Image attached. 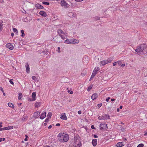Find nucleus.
I'll list each match as a JSON object with an SVG mask.
<instances>
[{"label": "nucleus", "instance_id": "f257e3e1", "mask_svg": "<svg viewBox=\"0 0 147 147\" xmlns=\"http://www.w3.org/2000/svg\"><path fill=\"white\" fill-rule=\"evenodd\" d=\"M59 141L61 142H66L69 139V136L67 134L64 133H60L58 135Z\"/></svg>", "mask_w": 147, "mask_h": 147}, {"label": "nucleus", "instance_id": "f03ea898", "mask_svg": "<svg viewBox=\"0 0 147 147\" xmlns=\"http://www.w3.org/2000/svg\"><path fill=\"white\" fill-rule=\"evenodd\" d=\"M57 33L60 37L63 40L66 39L68 35V34L67 32H64L60 29L58 30Z\"/></svg>", "mask_w": 147, "mask_h": 147}, {"label": "nucleus", "instance_id": "7ed1b4c3", "mask_svg": "<svg viewBox=\"0 0 147 147\" xmlns=\"http://www.w3.org/2000/svg\"><path fill=\"white\" fill-rule=\"evenodd\" d=\"M147 48V45L146 44H142L138 47L135 50L136 51L138 54H140V53L143 51L145 49Z\"/></svg>", "mask_w": 147, "mask_h": 147}, {"label": "nucleus", "instance_id": "20e7f679", "mask_svg": "<svg viewBox=\"0 0 147 147\" xmlns=\"http://www.w3.org/2000/svg\"><path fill=\"white\" fill-rule=\"evenodd\" d=\"M113 59V57H110L108 58L107 60L101 61L100 63L102 66H104L106 64L110 63Z\"/></svg>", "mask_w": 147, "mask_h": 147}, {"label": "nucleus", "instance_id": "39448f33", "mask_svg": "<svg viewBox=\"0 0 147 147\" xmlns=\"http://www.w3.org/2000/svg\"><path fill=\"white\" fill-rule=\"evenodd\" d=\"M99 70V68L98 67H95L90 79V81L91 80L94 78Z\"/></svg>", "mask_w": 147, "mask_h": 147}, {"label": "nucleus", "instance_id": "423d86ee", "mask_svg": "<svg viewBox=\"0 0 147 147\" xmlns=\"http://www.w3.org/2000/svg\"><path fill=\"white\" fill-rule=\"evenodd\" d=\"M100 129L105 130L107 128V126L105 123H101L100 125Z\"/></svg>", "mask_w": 147, "mask_h": 147}, {"label": "nucleus", "instance_id": "0eeeda50", "mask_svg": "<svg viewBox=\"0 0 147 147\" xmlns=\"http://www.w3.org/2000/svg\"><path fill=\"white\" fill-rule=\"evenodd\" d=\"M81 145V143L79 140L78 139H75L74 146L76 147H80Z\"/></svg>", "mask_w": 147, "mask_h": 147}, {"label": "nucleus", "instance_id": "6e6552de", "mask_svg": "<svg viewBox=\"0 0 147 147\" xmlns=\"http://www.w3.org/2000/svg\"><path fill=\"white\" fill-rule=\"evenodd\" d=\"M60 4L61 6H63L65 8H67L69 6L68 4L64 0H61Z\"/></svg>", "mask_w": 147, "mask_h": 147}, {"label": "nucleus", "instance_id": "1a4fd4ad", "mask_svg": "<svg viewBox=\"0 0 147 147\" xmlns=\"http://www.w3.org/2000/svg\"><path fill=\"white\" fill-rule=\"evenodd\" d=\"M79 40L76 38L70 39V44H76L79 43Z\"/></svg>", "mask_w": 147, "mask_h": 147}, {"label": "nucleus", "instance_id": "9d476101", "mask_svg": "<svg viewBox=\"0 0 147 147\" xmlns=\"http://www.w3.org/2000/svg\"><path fill=\"white\" fill-rule=\"evenodd\" d=\"M60 38L57 36H55L53 38V40L56 43H59L62 41L60 40Z\"/></svg>", "mask_w": 147, "mask_h": 147}, {"label": "nucleus", "instance_id": "9b49d317", "mask_svg": "<svg viewBox=\"0 0 147 147\" xmlns=\"http://www.w3.org/2000/svg\"><path fill=\"white\" fill-rule=\"evenodd\" d=\"M68 15L70 17H75L77 16L76 14L74 12H69L68 13Z\"/></svg>", "mask_w": 147, "mask_h": 147}, {"label": "nucleus", "instance_id": "f8f14e48", "mask_svg": "<svg viewBox=\"0 0 147 147\" xmlns=\"http://www.w3.org/2000/svg\"><path fill=\"white\" fill-rule=\"evenodd\" d=\"M36 93L35 92H33L32 93V98L30 100V101H34L36 100Z\"/></svg>", "mask_w": 147, "mask_h": 147}, {"label": "nucleus", "instance_id": "ddd939ff", "mask_svg": "<svg viewBox=\"0 0 147 147\" xmlns=\"http://www.w3.org/2000/svg\"><path fill=\"white\" fill-rule=\"evenodd\" d=\"M6 47L11 50H12L13 49V46L10 43L7 44L6 45Z\"/></svg>", "mask_w": 147, "mask_h": 147}, {"label": "nucleus", "instance_id": "4468645a", "mask_svg": "<svg viewBox=\"0 0 147 147\" xmlns=\"http://www.w3.org/2000/svg\"><path fill=\"white\" fill-rule=\"evenodd\" d=\"M102 117L104 120L110 119V116L109 115L106 114H103L102 115Z\"/></svg>", "mask_w": 147, "mask_h": 147}, {"label": "nucleus", "instance_id": "2eb2a0df", "mask_svg": "<svg viewBox=\"0 0 147 147\" xmlns=\"http://www.w3.org/2000/svg\"><path fill=\"white\" fill-rule=\"evenodd\" d=\"M33 116L35 119L38 118L40 116V113L39 112H35L33 114Z\"/></svg>", "mask_w": 147, "mask_h": 147}, {"label": "nucleus", "instance_id": "dca6fc26", "mask_svg": "<svg viewBox=\"0 0 147 147\" xmlns=\"http://www.w3.org/2000/svg\"><path fill=\"white\" fill-rule=\"evenodd\" d=\"M39 14L42 16L44 17H45L47 16L46 13L43 11H40L39 13Z\"/></svg>", "mask_w": 147, "mask_h": 147}, {"label": "nucleus", "instance_id": "f3484780", "mask_svg": "<svg viewBox=\"0 0 147 147\" xmlns=\"http://www.w3.org/2000/svg\"><path fill=\"white\" fill-rule=\"evenodd\" d=\"M98 96L97 94L96 93H94L92 95L91 98L92 100H94Z\"/></svg>", "mask_w": 147, "mask_h": 147}, {"label": "nucleus", "instance_id": "a211bd4d", "mask_svg": "<svg viewBox=\"0 0 147 147\" xmlns=\"http://www.w3.org/2000/svg\"><path fill=\"white\" fill-rule=\"evenodd\" d=\"M60 118L63 120H67V116L65 115V113H62L61 116Z\"/></svg>", "mask_w": 147, "mask_h": 147}, {"label": "nucleus", "instance_id": "6ab92c4d", "mask_svg": "<svg viewBox=\"0 0 147 147\" xmlns=\"http://www.w3.org/2000/svg\"><path fill=\"white\" fill-rule=\"evenodd\" d=\"M25 67L26 70V71L27 73H29L30 72V67L28 63H26Z\"/></svg>", "mask_w": 147, "mask_h": 147}, {"label": "nucleus", "instance_id": "aec40b11", "mask_svg": "<svg viewBox=\"0 0 147 147\" xmlns=\"http://www.w3.org/2000/svg\"><path fill=\"white\" fill-rule=\"evenodd\" d=\"M46 117V113L45 112H43L42 113L41 115L40 116V118L42 119Z\"/></svg>", "mask_w": 147, "mask_h": 147}, {"label": "nucleus", "instance_id": "412c9836", "mask_svg": "<svg viewBox=\"0 0 147 147\" xmlns=\"http://www.w3.org/2000/svg\"><path fill=\"white\" fill-rule=\"evenodd\" d=\"M35 7L37 9H42L43 8V6L39 4H36L35 5Z\"/></svg>", "mask_w": 147, "mask_h": 147}, {"label": "nucleus", "instance_id": "4be33fe9", "mask_svg": "<svg viewBox=\"0 0 147 147\" xmlns=\"http://www.w3.org/2000/svg\"><path fill=\"white\" fill-rule=\"evenodd\" d=\"M41 103L40 102H37L35 104V107L36 108L38 107L41 105Z\"/></svg>", "mask_w": 147, "mask_h": 147}, {"label": "nucleus", "instance_id": "5701e85b", "mask_svg": "<svg viewBox=\"0 0 147 147\" xmlns=\"http://www.w3.org/2000/svg\"><path fill=\"white\" fill-rule=\"evenodd\" d=\"M92 144L94 146H95L97 143V139H93L92 140Z\"/></svg>", "mask_w": 147, "mask_h": 147}, {"label": "nucleus", "instance_id": "b1692460", "mask_svg": "<svg viewBox=\"0 0 147 147\" xmlns=\"http://www.w3.org/2000/svg\"><path fill=\"white\" fill-rule=\"evenodd\" d=\"M123 142H119L116 145L117 147H121L123 146Z\"/></svg>", "mask_w": 147, "mask_h": 147}, {"label": "nucleus", "instance_id": "393cba45", "mask_svg": "<svg viewBox=\"0 0 147 147\" xmlns=\"http://www.w3.org/2000/svg\"><path fill=\"white\" fill-rule=\"evenodd\" d=\"M66 40L64 41V42L66 44H70V39H68L66 38Z\"/></svg>", "mask_w": 147, "mask_h": 147}, {"label": "nucleus", "instance_id": "a878e982", "mask_svg": "<svg viewBox=\"0 0 147 147\" xmlns=\"http://www.w3.org/2000/svg\"><path fill=\"white\" fill-rule=\"evenodd\" d=\"M2 23L3 22L1 20L0 21V32L2 30L3 28V24H2Z\"/></svg>", "mask_w": 147, "mask_h": 147}, {"label": "nucleus", "instance_id": "bb28decb", "mask_svg": "<svg viewBox=\"0 0 147 147\" xmlns=\"http://www.w3.org/2000/svg\"><path fill=\"white\" fill-rule=\"evenodd\" d=\"M8 105L9 107H10L13 108L14 107V105L11 103H8Z\"/></svg>", "mask_w": 147, "mask_h": 147}, {"label": "nucleus", "instance_id": "cd10ccee", "mask_svg": "<svg viewBox=\"0 0 147 147\" xmlns=\"http://www.w3.org/2000/svg\"><path fill=\"white\" fill-rule=\"evenodd\" d=\"M27 120V117L26 116H24L22 118V120L23 121H26Z\"/></svg>", "mask_w": 147, "mask_h": 147}, {"label": "nucleus", "instance_id": "c85d7f7f", "mask_svg": "<svg viewBox=\"0 0 147 147\" xmlns=\"http://www.w3.org/2000/svg\"><path fill=\"white\" fill-rule=\"evenodd\" d=\"M32 79L36 82H38V78L35 76H33L32 77Z\"/></svg>", "mask_w": 147, "mask_h": 147}, {"label": "nucleus", "instance_id": "c756f323", "mask_svg": "<svg viewBox=\"0 0 147 147\" xmlns=\"http://www.w3.org/2000/svg\"><path fill=\"white\" fill-rule=\"evenodd\" d=\"M22 97V95L21 93H20L19 94V96L18 99L19 100H20Z\"/></svg>", "mask_w": 147, "mask_h": 147}, {"label": "nucleus", "instance_id": "7c9ffc66", "mask_svg": "<svg viewBox=\"0 0 147 147\" xmlns=\"http://www.w3.org/2000/svg\"><path fill=\"white\" fill-rule=\"evenodd\" d=\"M6 130H9L12 129L13 128V127L12 126H9L7 127H6Z\"/></svg>", "mask_w": 147, "mask_h": 147}, {"label": "nucleus", "instance_id": "2f4dec72", "mask_svg": "<svg viewBox=\"0 0 147 147\" xmlns=\"http://www.w3.org/2000/svg\"><path fill=\"white\" fill-rule=\"evenodd\" d=\"M52 116V113L51 112H49L47 115V117L50 119Z\"/></svg>", "mask_w": 147, "mask_h": 147}, {"label": "nucleus", "instance_id": "473e14b6", "mask_svg": "<svg viewBox=\"0 0 147 147\" xmlns=\"http://www.w3.org/2000/svg\"><path fill=\"white\" fill-rule=\"evenodd\" d=\"M13 32H16V34H18V31L17 29L16 28H13Z\"/></svg>", "mask_w": 147, "mask_h": 147}, {"label": "nucleus", "instance_id": "72a5a7b5", "mask_svg": "<svg viewBox=\"0 0 147 147\" xmlns=\"http://www.w3.org/2000/svg\"><path fill=\"white\" fill-rule=\"evenodd\" d=\"M21 32L22 34L21 36L22 37H24V30H21Z\"/></svg>", "mask_w": 147, "mask_h": 147}, {"label": "nucleus", "instance_id": "f704fd0d", "mask_svg": "<svg viewBox=\"0 0 147 147\" xmlns=\"http://www.w3.org/2000/svg\"><path fill=\"white\" fill-rule=\"evenodd\" d=\"M100 19V17H99L98 16H96L94 18V20L95 21H97V20H99Z\"/></svg>", "mask_w": 147, "mask_h": 147}, {"label": "nucleus", "instance_id": "c9c22d12", "mask_svg": "<svg viewBox=\"0 0 147 147\" xmlns=\"http://www.w3.org/2000/svg\"><path fill=\"white\" fill-rule=\"evenodd\" d=\"M92 86L91 85L89 86V87L88 88L87 90L88 91H90V90L92 88Z\"/></svg>", "mask_w": 147, "mask_h": 147}, {"label": "nucleus", "instance_id": "e433bc0d", "mask_svg": "<svg viewBox=\"0 0 147 147\" xmlns=\"http://www.w3.org/2000/svg\"><path fill=\"white\" fill-rule=\"evenodd\" d=\"M42 3L43 4L49 5V2H46V1H43L42 2Z\"/></svg>", "mask_w": 147, "mask_h": 147}, {"label": "nucleus", "instance_id": "4c0bfd02", "mask_svg": "<svg viewBox=\"0 0 147 147\" xmlns=\"http://www.w3.org/2000/svg\"><path fill=\"white\" fill-rule=\"evenodd\" d=\"M98 119L100 120H104L103 117H102V115L101 116H99L98 117Z\"/></svg>", "mask_w": 147, "mask_h": 147}, {"label": "nucleus", "instance_id": "58836bf2", "mask_svg": "<svg viewBox=\"0 0 147 147\" xmlns=\"http://www.w3.org/2000/svg\"><path fill=\"white\" fill-rule=\"evenodd\" d=\"M117 63H118V64L119 65H121L122 63V62L121 61L119 60L117 61Z\"/></svg>", "mask_w": 147, "mask_h": 147}, {"label": "nucleus", "instance_id": "ea45409f", "mask_svg": "<svg viewBox=\"0 0 147 147\" xmlns=\"http://www.w3.org/2000/svg\"><path fill=\"white\" fill-rule=\"evenodd\" d=\"M144 146V145L142 144H139L137 146V147H143Z\"/></svg>", "mask_w": 147, "mask_h": 147}, {"label": "nucleus", "instance_id": "a19ab883", "mask_svg": "<svg viewBox=\"0 0 147 147\" xmlns=\"http://www.w3.org/2000/svg\"><path fill=\"white\" fill-rule=\"evenodd\" d=\"M12 80H11V79H10V80H9V82H10V83L11 84H13V82L12 81Z\"/></svg>", "mask_w": 147, "mask_h": 147}, {"label": "nucleus", "instance_id": "79ce46f5", "mask_svg": "<svg viewBox=\"0 0 147 147\" xmlns=\"http://www.w3.org/2000/svg\"><path fill=\"white\" fill-rule=\"evenodd\" d=\"M25 136H26V138H25V139H24V141H27V140H28L27 138H28V136H27V135H25Z\"/></svg>", "mask_w": 147, "mask_h": 147}, {"label": "nucleus", "instance_id": "37998d69", "mask_svg": "<svg viewBox=\"0 0 147 147\" xmlns=\"http://www.w3.org/2000/svg\"><path fill=\"white\" fill-rule=\"evenodd\" d=\"M60 48L59 47H58V50L57 51L59 53H60L61 52V51H60Z\"/></svg>", "mask_w": 147, "mask_h": 147}, {"label": "nucleus", "instance_id": "c03bdc74", "mask_svg": "<svg viewBox=\"0 0 147 147\" xmlns=\"http://www.w3.org/2000/svg\"><path fill=\"white\" fill-rule=\"evenodd\" d=\"M110 99V98L109 97H108L106 99V101H107V102H108L109 100V99Z\"/></svg>", "mask_w": 147, "mask_h": 147}, {"label": "nucleus", "instance_id": "a18cd8bd", "mask_svg": "<svg viewBox=\"0 0 147 147\" xmlns=\"http://www.w3.org/2000/svg\"><path fill=\"white\" fill-rule=\"evenodd\" d=\"M1 130H6V127H3L1 128Z\"/></svg>", "mask_w": 147, "mask_h": 147}, {"label": "nucleus", "instance_id": "49530a36", "mask_svg": "<svg viewBox=\"0 0 147 147\" xmlns=\"http://www.w3.org/2000/svg\"><path fill=\"white\" fill-rule=\"evenodd\" d=\"M24 21L26 22H28V20L26 18H25L24 19Z\"/></svg>", "mask_w": 147, "mask_h": 147}, {"label": "nucleus", "instance_id": "de8ad7c7", "mask_svg": "<svg viewBox=\"0 0 147 147\" xmlns=\"http://www.w3.org/2000/svg\"><path fill=\"white\" fill-rule=\"evenodd\" d=\"M0 89L1 90V91L3 92V89L1 87H0Z\"/></svg>", "mask_w": 147, "mask_h": 147}, {"label": "nucleus", "instance_id": "09e8293b", "mask_svg": "<svg viewBox=\"0 0 147 147\" xmlns=\"http://www.w3.org/2000/svg\"><path fill=\"white\" fill-rule=\"evenodd\" d=\"M84 0H75V1L76 2H81L83 1Z\"/></svg>", "mask_w": 147, "mask_h": 147}, {"label": "nucleus", "instance_id": "8fccbe9b", "mask_svg": "<svg viewBox=\"0 0 147 147\" xmlns=\"http://www.w3.org/2000/svg\"><path fill=\"white\" fill-rule=\"evenodd\" d=\"M117 62H114L113 63V66H115L116 65V63H117Z\"/></svg>", "mask_w": 147, "mask_h": 147}, {"label": "nucleus", "instance_id": "3c124183", "mask_svg": "<svg viewBox=\"0 0 147 147\" xmlns=\"http://www.w3.org/2000/svg\"><path fill=\"white\" fill-rule=\"evenodd\" d=\"M78 113L80 115L82 113V112L81 111H78Z\"/></svg>", "mask_w": 147, "mask_h": 147}, {"label": "nucleus", "instance_id": "603ef678", "mask_svg": "<svg viewBox=\"0 0 147 147\" xmlns=\"http://www.w3.org/2000/svg\"><path fill=\"white\" fill-rule=\"evenodd\" d=\"M91 127L92 129H95V128L93 125H91Z\"/></svg>", "mask_w": 147, "mask_h": 147}, {"label": "nucleus", "instance_id": "864d4df0", "mask_svg": "<svg viewBox=\"0 0 147 147\" xmlns=\"http://www.w3.org/2000/svg\"><path fill=\"white\" fill-rule=\"evenodd\" d=\"M102 106V104H100L98 105V106L99 107H100Z\"/></svg>", "mask_w": 147, "mask_h": 147}, {"label": "nucleus", "instance_id": "5fc2aeb1", "mask_svg": "<svg viewBox=\"0 0 147 147\" xmlns=\"http://www.w3.org/2000/svg\"><path fill=\"white\" fill-rule=\"evenodd\" d=\"M144 135L145 136L147 135V131H145Z\"/></svg>", "mask_w": 147, "mask_h": 147}, {"label": "nucleus", "instance_id": "6e6d98bb", "mask_svg": "<svg viewBox=\"0 0 147 147\" xmlns=\"http://www.w3.org/2000/svg\"><path fill=\"white\" fill-rule=\"evenodd\" d=\"M2 123L0 122V127H2Z\"/></svg>", "mask_w": 147, "mask_h": 147}, {"label": "nucleus", "instance_id": "4d7b16f0", "mask_svg": "<svg viewBox=\"0 0 147 147\" xmlns=\"http://www.w3.org/2000/svg\"><path fill=\"white\" fill-rule=\"evenodd\" d=\"M60 124L59 123H57L56 125V126H60Z\"/></svg>", "mask_w": 147, "mask_h": 147}, {"label": "nucleus", "instance_id": "13d9d810", "mask_svg": "<svg viewBox=\"0 0 147 147\" xmlns=\"http://www.w3.org/2000/svg\"><path fill=\"white\" fill-rule=\"evenodd\" d=\"M51 127H52L51 125H49V126L48 128L49 129H50Z\"/></svg>", "mask_w": 147, "mask_h": 147}, {"label": "nucleus", "instance_id": "bf43d9fd", "mask_svg": "<svg viewBox=\"0 0 147 147\" xmlns=\"http://www.w3.org/2000/svg\"><path fill=\"white\" fill-rule=\"evenodd\" d=\"M94 138H97L98 137V136H97L96 135H94Z\"/></svg>", "mask_w": 147, "mask_h": 147}, {"label": "nucleus", "instance_id": "052dcab7", "mask_svg": "<svg viewBox=\"0 0 147 147\" xmlns=\"http://www.w3.org/2000/svg\"><path fill=\"white\" fill-rule=\"evenodd\" d=\"M49 121V119H48L47 118L45 119V121L46 122H47Z\"/></svg>", "mask_w": 147, "mask_h": 147}, {"label": "nucleus", "instance_id": "680f3d73", "mask_svg": "<svg viewBox=\"0 0 147 147\" xmlns=\"http://www.w3.org/2000/svg\"><path fill=\"white\" fill-rule=\"evenodd\" d=\"M121 66L122 67L125 66V64L123 63V64H122L121 65Z\"/></svg>", "mask_w": 147, "mask_h": 147}, {"label": "nucleus", "instance_id": "e2e57ef3", "mask_svg": "<svg viewBox=\"0 0 147 147\" xmlns=\"http://www.w3.org/2000/svg\"><path fill=\"white\" fill-rule=\"evenodd\" d=\"M14 35V34L13 33H12L11 34V36H13Z\"/></svg>", "mask_w": 147, "mask_h": 147}, {"label": "nucleus", "instance_id": "0e129e2a", "mask_svg": "<svg viewBox=\"0 0 147 147\" xmlns=\"http://www.w3.org/2000/svg\"><path fill=\"white\" fill-rule=\"evenodd\" d=\"M111 101L112 102L114 101L115 100V99L114 98H112L111 100Z\"/></svg>", "mask_w": 147, "mask_h": 147}, {"label": "nucleus", "instance_id": "69168bd1", "mask_svg": "<svg viewBox=\"0 0 147 147\" xmlns=\"http://www.w3.org/2000/svg\"><path fill=\"white\" fill-rule=\"evenodd\" d=\"M123 108V106H121L120 107H119V108L120 109H121L122 108Z\"/></svg>", "mask_w": 147, "mask_h": 147}, {"label": "nucleus", "instance_id": "338daca9", "mask_svg": "<svg viewBox=\"0 0 147 147\" xmlns=\"http://www.w3.org/2000/svg\"><path fill=\"white\" fill-rule=\"evenodd\" d=\"M73 91H71L70 92V94H72L73 93Z\"/></svg>", "mask_w": 147, "mask_h": 147}, {"label": "nucleus", "instance_id": "774afa93", "mask_svg": "<svg viewBox=\"0 0 147 147\" xmlns=\"http://www.w3.org/2000/svg\"><path fill=\"white\" fill-rule=\"evenodd\" d=\"M117 112H119V109L118 108L117 109Z\"/></svg>", "mask_w": 147, "mask_h": 147}]
</instances>
